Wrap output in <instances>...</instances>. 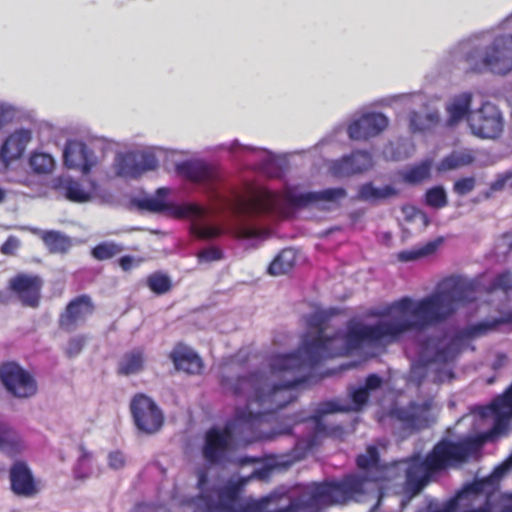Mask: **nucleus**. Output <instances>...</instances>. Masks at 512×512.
<instances>
[{
  "label": "nucleus",
  "instance_id": "obj_35",
  "mask_svg": "<svg viewBox=\"0 0 512 512\" xmlns=\"http://www.w3.org/2000/svg\"><path fill=\"white\" fill-rule=\"evenodd\" d=\"M54 159L51 155L43 152H34L29 159L31 169L38 174H47L54 168Z\"/></svg>",
  "mask_w": 512,
  "mask_h": 512
},
{
  "label": "nucleus",
  "instance_id": "obj_57",
  "mask_svg": "<svg viewBox=\"0 0 512 512\" xmlns=\"http://www.w3.org/2000/svg\"><path fill=\"white\" fill-rule=\"evenodd\" d=\"M454 377L453 371L451 369H445L440 371L437 375V382H443L445 379H452Z\"/></svg>",
  "mask_w": 512,
  "mask_h": 512
},
{
  "label": "nucleus",
  "instance_id": "obj_45",
  "mask_svg": "<svg viewBox=\"0 0 512 512\" xmlns=\"http://www.w3.org/2000/svg\"><path fill=\"white\" fill-rule=\"evenodd\" d=\"M370 397V392L364 387L360 386L351 392V400L354 405L353 410L360 411L367 403Z\"/></svg>",
  "mask_w": 512,
  "mask_h": 512
},
{
  "label": "nucleus",
  "instance_id": "obj_41",
  "mask_svg": "<svg viewBox=\"0 0 512 512\" xmlns=\"http://www.w3.org/2000/svg\"><path fill=\"white\" fill-rule=\"evenodd\" d=\"M490 409L493 413L498 414L501 410L507 409L509 414L512 415V384L502 396H499L492 401Z\"/></svg>",
  "mask_w": 512,
  "mask_h": 512
},
{
  "label": "nucleus",
  "instance_id": "obj_61",
  "mask_svg": "<svg viewBox=\"0 0 512 512\" xmlns=\"http://www.w3.org/2000/svg\"><path fill=\"white\" fill-rule=\"evenodd\" d=\"M167 193H168V189H167V188H159V189L157 190V194H158V195H163V196H165V195H167Z\"/></svg>",
  "mask_w": 512,
  "mask_h": 512
},
{
  "label": "nucleus",
  "instance_id": "obj_40",
  "mask_svg": "<svg viewBox=\"0 0 512 512\" xmlns=\"http://www.w3.org/2000/svg\"><path fill=\"white\" fill-rule=\"evenodd\" d=\"M512 289V273L510 271H504L499 274H497L491 283L489 284V287L487 288V291L489 293L501 290L503 292H508Z\"/></svg>",
  "mask_w": 512,
  "mask_h": 512
},
{
  "label": "nucleus",
  "instance_id": "obj_48",
  "mask_svg": "<svg viewBox=\"0 0 512 512\" xmlns=\"http://www.w3.org/2000/svg\"><path fill=\"white\" fill-rule=\"evenodd\" d=\"M139 206L151 212H162L167 209V204L165 201L157 198L143 199Z\"/></svg>",
  "mask_w": 512,
  "mask_h": 512
},
{
  "label": "nucleus",
  "instance_id": "obj_29",
  "mask_svg": "<svg viewBox=\"0 0 512 512\" xmlns=\"http://www.w3.org/2000/svg\"><path fill=\"white\" fill-rule=\"evenodd\" d=\"M475 158L470 152L452 151L444 157L437 165L438 172H446L468 166L474 162Z\"/></svg>",
  "mask_w": 512,
  "mask_h": 512
},
{
  "label": "nucleus",
  "instance_id": "obj_46",
  "mask_svg": "<svg viewBox=\"0 0 512 512\" xmlns=\"http://www.w3.org/2000/svg\"><path fill=\"white\" fill-rule=\"evenodd\" d=\"M476 186V180L474 177H464L456 180L453 184V191L459 196L469 194L474 190Z\"/></svg>",
  "mask_w": 512,
  "mask_h": 512
},
{
  "label": "nucleus",
  "instance_id": "obj_26",
  "mask_svg": "<svg viewBox=\"0 0 512 512\" xmlns=\"http://www.w3.org/2000/svg\"><path fill=\"white\" fill-rule=\"evenodd\" d=\"M145 354L142 348H135L126 352L117 366V373L122 376L137 374L144 369Z\"/></svg>",
  "mask_w": 512,
  "mask_h": 512
},
{
  "label": "nucleus",
  "instance_id": "obj_52",
  "mask_svg": "<svg viewBox=\"0 0 512 512\" xmlns=\"http://www.w3.org/2000/svg\"><path fill=\"white\" fill-rule=\"evenodd\" d=\"M383 384V379L377 375V374H369L366 379H365V383H364V387L369 391H375L379 388H381Z\"/></svg>",
  "mask_w": 512,
  "mask_h": 512
},
{
  "label": "nucleus",
  "instance_id": "obj_18",
  "mask_svg": "<svg viewBox=\"0 0 512 512\" xmlns=\"http://www.w3.org/2000/svg\"><path fill=\"white\" fill-rule=\"evenodd\" d=\"M176 370L183 371L190 375L200 374L204 368L200 356L190 347L182 342L177 343L169 353Z\"/></svg>",
  "mask_w": 512,
  "mask_h": 512
},
{
  "label": "nucleus",
  "instance_id": "obj_44",
  "mask_svg": "<svg viewBox=\"0 0 512 512\" xmlns=\"http://www.w3.org/2000/svg\"><path fill=\"white\" fill-rule=\"evenodd\" d=\"M86 344V337L84 335H77L68 340L65 354L68 358L76 357L81 353Z\"/></svg>",
  "mask_w": 512,
  "mask_h": 512
},
{
  "label": "nucleus",
  "instance_id": "obj_15",
  "mask_svg": "<svg viewBox=\"0 0 512 512\" xmlns=\"http://www.w3.org/2000/svg\"><path fill=\"white\" fill-rule=\"evenodd\" d=\"M388 126V119L378 112H368L352 121L347 128L348 136L353 140H368L379 135Z\"/></svg>",
  "mask_w": 512,
  "mask_h": 512
},
{
  "label": "nucleus",
  "instance_id": "obj_7",
  "mask_svg": "<svg viewBox=\"0 0 512 512\" xmlns=\"http://www.w3.org/2000/svg\"><path fill=\"white\" fill-rule=\"evenodd\" d=\"M468 126L480 139H497L504 129V117L497 105L486 101L469 113Z\"/></svg>",
  "mask_w": 512,
  "mask_h": 512
},
{
  "label": "nucleus",
  "instance_id": "obj_56",
  "mask_svg": "<svg viewBox=\"0 0 512 512\" xmlns=\"http://www.w3.org/2000/svg\"><path fill=\"white\" fill-rule=\"evenodd\" d=\"M134 259L131 256H123L119 259V265L124 271H128L133 266Z\"/></svg>",
  "mask_w": 512,
  "mask_h": 512
},
{
  "label": "nucleus",
  "instance_id": "obj_23",
  "mask_svg": "<svg viewBox=\"0 0 512 512\" xmlns=\"http://www.w3.org/2000/svg\"><path fill=\"white\" fill-rule=\"evenodd\" d=\"M90 184L91 187L87 189L80 181L67 176L58 179L57 188L63 191L67 200L74 203H85L92 199L95 190V183L91 182Z\"/></svg>",
  "mask_w": 512,
  "mask_h": 512
},
{
  "label": "nucleus",
  "instance_id": "obj_21",
  "mask_svg": "<svg viewBox=\"0 0 512 512\" xmlns=\"http://www.w3.org/2000/svg\"><path fill=\"white\" fill-rule=\"evenodd\" d=\"M346 196L343 188H328L318 192H306L300 194L288 193L286 199L294 207H306L319 201L332 202Z\"/></svg>",
  "mask_w": 512,
  "mask_h": 512
},
{
  "label": "nucleus",
  "instance_id": "obj_36",
  "mask_svg": "<svg viewBox=\"0 0 512 512\" xmlns=\"http://www.w3.org/2000/svg\"><path fill=\"white\" fill-rule=\"evenodd\" d=\"M380 457L376 446L370 445L367 447L366 452L360 454L356 458V465L359 469L364 471H371L379 467Z\"/></svg>",
  "mask_w": 512,
  "mask_h": 512
},
{
  "label": "nucleus",
  "instance_id": "obj_12",
  "mask_svg": "<svg viewBox=\"0 0 512 512\" xmlns=\"http://www.w3.org/2000/svg\"><path fill=\"white\" fill-rule=\"evenodd\" d=\"M95 312V304L88 294L71 299L60 313L58 326L64 332H73Z\"/></svg>",
  "mask_w": 512,
  "mask_h": 512
},
{
  "label": "nucleus",
  "instance_id": "obj_33",
  "mask_svg": "<svg viewBox=\"0 0 512 512\" xmlns=\"http://www.w3.org/2000/svg\"><path fill=\"white\" fill-rule=\"evenodd\" d=\"M397 194L395 188L386 185L382 188L375 187L372 183L363 184L359 188V198L366 201L386 199Z\"/></svg>",
  "mask_w": 512,
  "mask_h": 512
},
{
  "label": "nucleus",
  "instance_id": "obj_32",
  "mask_svg": "<svg viewBox=\"0 0 512 512\" xmlns=\"http://www.w3.org/2000/svg\"><path fill=\"white\" fill-rule=\"evenodd\" d=\"M21 443L16 432L0 421V451L14 455L20 451Z\"/></svg>",
  "mask_w": 512,
  "mask_h": 512
},
{
  "label": "nucleus",
  "instance_id": "obj_59",
  "mask_svg": "<svg viewBox=\"0 0 512 512\" xmlns=\"http://www.w3.org/2000/svg\"><path fill=\"white\" fill-rule=\"evenodd\" d=\"M7 113L8 111L0 105V128H2L3 125L8 121Z\"/></svg>",
  "mask_w": 512,
  "mask_h": 512
},
{
  "label": "nucleus",
  "instance_id": "obj_38",
  "mask_svg": "<svg viewBox=\"0 0 512 512\" xmlns=\"http://www.w3.org/2000/svg\"><path fill=\"white\" fill-rule=\"evenodd\" d=\"M437 248L435 242H428L424 246L411 250H404L398 253V260L402 262H409L420 259L422 257L432 254Z\"/></svg>",
  "mask_w": 512,
  "mask_h": 512
},
{
  "label": "nucleus",
  "instance_id": "obj_30",
  "mask_svg": "<svg viewBox=\"0 0 512 512\" xmlns=\"http://www.w3.org/2000/svg\"><path fill=\"white\" fill-rule=\"evenodd\" d=\"M197 488L200 490V494L196 497V502H195V511L194 512H204L205 511V507H206V499H204V497L206 498H209L211 499L214 503H218L220 501V498H219V495H218V490L222 487H224V485L220 486V487H217L215 489H213V492L217 495V501L213 499L212 495L205 491L206 489V486L208 484V473L206 470H200L198 472V475H197ZM228 484H233L232 482L230 483H227ZM226 486V484H225Z\"/></svg>",
  "mask_w": 512,
  "mask_h": 512
},
{
  "label": "nucleus",
  "instance_id": "obj_31",
  "mask_svg": "<svg viewBox=\"0 0 512 512\" xmlns=\"http://www.w3.org/2000/svg\"><path fill=\"white\" fill-rule=\"evenodd\" d=\"M432 161L424 160L419 164L413 165L402 172L401 177L405 183L419 184L430 177Z\"/></svg>",
  "mask_w": 512,
  "mask_h": 512
},
{
  "label": "nucleus",
  "instance_id": "obj_55",
  "mask_svg": "<svg viewBox=\"0 0 512 512\" xmlns=\"http://www.w3.org/2000/svg\"><path fill=\"white\" fill-rule=\"evenodd\" d=\"M181 210H187L189 216H201L203 214V209L196 204H186L181 206Z\"/></svg>",
  "mask_w": 512,
  "mask_h": 512
},
{
  "label": "nucleus",
  "instance_id": "obj_8",
  "mask_svg": "<svg viewBox=\"0 0 512 512\" xmlns=\"http://www.w3.org/2000/svg\"><path fill=\"white\" fill-rule=\"evenodd\" d=\"M130 412L136 428L144 434H155L164 424L161 409L143 393L134 395L130 402Z\"/></svg>",
  "mask_w": 512,
  "mask_h": 512
},
{
  "label": "nucleus",
  "instance_id": "obj_60",
  "mask_svg": "<svg viewBox=\"0 0 512 512\" xmlns=\"http://www.w3.org/2000/svg\"><path fill=\"white\" fill-rule=\"evenodd\" d=\"M7 198V191L0 187V204L3 203Z\"/></svg>",
  "mask_w": 512,
  "mask_h": 512
},
{
  "label": "nucleus",
  "instance_id": "obj_2",
  "mask_svg": "<svg viewBox=\"0 0 512 512\" xmlns=\"http://www.w3.org/2000/svg\"><path fill=\"white\" fill-rule=\"evenodd\" d=\"M480 445L481 440L477 438H466L458 442L448 439L440 440L423 460L415 459L408 467L406 472L408 489L413 494L420 493L437 472L466 461L479 449Z\"/></svg>",
  "mask_w": 512,
  "mask_h": 512
},
{
  "label": "nucleus",
  "instance_id": "obj_1",
  "mask_svg": "<svg viewBox=\"0 0 512 512\" xmlns=\"http://www.w3.org/2000/svg\"><path fill=\"white\" fill-rule=\"evenodd\" d=\"M374 324L351 322L344 334H325L327 317L323 313L308 316L309 331L299 348L291 353L270 358L272 375L283 377L275 384L263 372L254 371L237 377L223 376L221 385L235 397H245L247 406L238 408L234 418L223 428L211 427L205 432L202 456L211 465L224 463L234 446V432L254 433L262 422L297 399L293 389L305 383L324 360L343 356L363 346L387 348L401 341L410 331H417V301L403 297L381 311L372 313Z\"/></svg>",
  "mask_w": 512,
  "mask_h": 512
},
{
  "label": "nucleus",
  "instance_id": "obj_62",
  "mask_svg": "<svg viewBox=\"0 0 512 512\" xmlns=\"http://www.w3.org/2000/svg\"><path fill=\"white\" fill-rule=\"evenodd\" d=\"M178 215L182 216V217L189 216V214L187 213V210H181V206L178 209Z\"/></svg>",
  "mask_w": 512,
  "mask_h": 512
},
{
  "label": "nucleus",
  "instance_id": "obj_50",
  "mask_svg": "<svg viewBox=\"0 0 512 512\" xmlns=\"http://www.w3.org/2000/svg\"><path fill=\"white\" fill-rule=\"evenodd\" d=\"M20 247V240L13 235H10L6 241L1 245L0 252L3 255L12 256L16 254V251Z\"/></svg>",
  "mask_w": 512,
  "mask_h": 512
},
{
  "label": "nucleus",
  "instance_id": "obj_22",
  "mask_svg": "<svg viewBox=\"0 0 512 512\" xmlns=\"http://www.w3.org/2000/svg\"><path fill=\"white\" fill-rule=\"evenodd\" d=\"M177 172L192 182H204L216 177L215 169L201 160H187L177 165Z\"/></svg>",
  "mask_w": 512,
  "mask_h": 512
},
{
  "label": "nucleus",
  "instance_id": "obj_20",
  "mask_svg": "<svg viewBox=\"0 0 512 512\" xmlns=\"http://www.w3.org/2000/svg\"><path fill=\"white\" fill-rule=\"evenodd\" d=\"M31 138L32 135L30 130L19 129L14 131L2 144L0 149V158L6 163L20 158Z\"/></svg>",
  "mask_w": 512,
  "mask_h": 512
},
{
  "label": "nucleus",
  "instance_id": "obj_58",
  "mask_svg": "<svg viewBox=\"0 0 512 512\" xmlns=\"http://www.w3.org/2000/svg\"><path fill=\"white\" fill-rule=\"evenodd\" d=\"M419 114L416 113V112H413L410 116V127L411 129L416 132V131H421L422 129L417 125L416 123V120L417 118H419Z\"/></svg>",
  "mask_w": 512,
  "mask_h": 512
},
{
  "label": "nucleus",
  "instance_id": "obj_53",
  "mask_svg": "<svg viewBox=\"0 0 512 512\" xmlns=\"http://www.w3.org/2000/svg\"><path fill=\"white\" fill-rule=\"evenodd\" d=\"M494 414L497 417H496L495 424L493 427V432L501 433L508 426V421L505 417L504 410H501V412L499 414L498 413H494Z\"/></svg>",
  "mask_w": 512,
  "mask_h": 512
},
{
  "label": "nucleus",
  "instance_id": "obj_14",
  "mask_svg": "<svg viewBox=\"0 0 512 512\" xmlns=\"http://www.w3.org/2000/svg\"><path fill=\"white\" fill-rule=\"evenodd\" d=\"M63 161L66 167L79 170L83 175H87L96 166L97 157L84 142L69 140L65 145Z\"/></svg>",
  "mask_w": 512,
  "mask_h": 512
},
{
  "label": "nucleus",
  "instance_id": "obj_34",
  "mask_svg": "<svg viewBox=\"0 0 512 512\" xmlns=\"http://www.w3.org/2000/svg\"><path fill=\"white\" fill-rule=\"evenodd\" d=\"M147 287L156 295H163L172 288L170 277L162 272H154L146 279Z\"/></svg>",
  "mask_w": 512,
  "mask_h": 512
},
{
  "label": "nucleus",
  "instance_id": "obj_13",
  "mask_svg": "<svg viewBox=\"0 0 512 512\" xmlns=\"http://www.w3.org/2000/svg\"><path fill=\"white\" fill-rule=\"evenodd\" d=\"M278 196L271 191H261L250 198L239 197L232 206L237 216H255L273 213L278 206Z\"/></svg>",
  "mask_w": 512,
  "mask_h": 512
},
{
  "label": "nucleus",
  "instance_id": "obj_3",
  "mask_svg": "<svg viewBox=\"0 0 512 512\" xmlns=\"http://www.w3.org/2000/svg\"><path fill=\"white\" fill-rule=\"evenodd\" d=\"M500 323L501 321L495 320L470 325L454 337H449L445 332L427 336L420 343L418 366L426 369L432 364L446 365L453 362L460 353L462 339H474L486 335Z\"/></svg>",
  "mask_w": 512,
  "mask_h": 512
},
{
  "label": "nucleus",
  "instance_id": "obj_4",
  "mask_svg": "<svg viewBox=\"0 0 512 512\" xmlns=\"http://www.w3.org/2000/svg\"><path fill=\"white\" fill-rule=\"evenodd\" d=\"M472 72L489 70L496 74H506L512 70V35L497 36L485 55L478 49L469 52L465 58Z\"/></svg>",
  "mask_w": 512,
  "mask_h": 512
},
{
  "label": "nucleus",
  "instance_id": "obj_6",
  "mask_svg": "<svg viewBox=\"0 0 512 512\" xmlns=\"http://www.w3.org/2000/svg\"><path fill=\"white\" fill-rule=\"evenodd\" d=\"M431 403L429 401H411L406 406H392L387 417L394 429V433L406 438L426 427L429 424V412Z\"/></svg>",
  "mask_w": 512,
  "mask_h": 512
},
{
  "label": "nucleus",
  "instance_id": "obj_51",
  "mask_svg": "<svg viewBox=\"0 0 512 512\" xmlns=\"http://www.w3.org/2000/svg\"><path fill=\"white\" fill-rule=\"evenodd\" d=\"M108 463L113 469H121L125 465V456L121 451H113L108 455Z\"/></svg>",
  "mask_w": 512,
  "mask_h": 512
},
{
  "label": "nucleus",
  "instance_id": "obj_49",
  "mask_svg": "<svg viewBox=\"0 0 512 512\" xmlns=\"http://www.w3.org/2000/svg\"><path fill=\"white\" fill-rule=\"evenodd\" d=\"M507 185L512 188V171H506L503 174H499L495 181L490 185V190L493 192L503 190Z\"/></svg>",
  "mask_w": 512,
  "mask_h": 512
},
{
  "label": "nucleus",
  "instance_id": "obj_25",
  "mask_svg": "<svg viewBox=\"0 0 512 512\" xmlns=\"http://www.w3.org/2000/svg\"><path fill=\"white\" fill-rule=\"evenodd\" d=\"M471 104V93L465 92L455 96L446 107L448 113L447 124L449 126H455L464 118L468 121V115L473 111L471 110Z\"/></svg>",
  "mask_w": 512,
  "mask_h": 512
},
{
  "label": "nucleus",
  "instance_id": "obj_43",
  "mask_svg": "<svg viewBox=\"0 0 512 512\" xmlns=\"http://www.w3.org/2000/svg\"><path fill=\"white\" fill-rule=\"evenodd\" d=\"M193 233L200 239H214L223 235L224 230L219 226L199 225L193 227Z\"/></svg>",
  "mask_w": 512,
  "mask_h": 512
},
{
  "label": "nucleus",
  "instance_id": "obj_37",
  "mask_svg": "<svg viewBox=\"0 0 512 512\" xmlns=\"http://www.w3.org/2000/svg\"><path fill=\"white\" fill-rule=\"evenodd\" d=\"M425 203L434 209H441L448 205L445 189L442 186H434L425 193Z\"/></svg>",
  "mask_w": 512,
  "mask_h": 512
},
{
  "label": "nucleus",
  "instance_id": "obj_39",
  "mask_svg": "<svg viewBox=\"0 0 512 512\" xmlns=\"http://www.w3.org/2000/svg\"><path fill=\"white\" fill-rule=\"evenodd\" d=\"M231 234L237 239H255L262 237L265 232L262 229L246 224L244 221H240L231 229Z\"/></svg>",
  "mask_w": 512,
  "mask_h": 512
},
{
  "label": "nucleus",
  "instance_id": "obj_47",
  "mask_svg": "<svg viewBox=\"0 0 512 512\" xmlns=\"http://www.w3.org/2000/svg\"><path fill=\"white\" fill-rule=\"evenodd\" d=\"M223 256V251L216 246L205 248L197 253L199 262L219 261L223 258Z\"/></svg>",
  "mask_w": 512,
  "mask_h": 512
},
{
  "label": "nucleus",
  "instance_id": "obj_19",
  "mask_svg": "<svg viewBox=\"0 0 512 512\" xmlns=\"http://www.w3.org/2000/svg\"><path fill=\"white\" fill-rule=\"evenodd\" d=\"M294 502L302 511L318 508L322 504L337 502L334 481L313 485L308 492L307 499H299Z\"/></svg>",
  "mask_w": 512,
  "mask_h": 512
},
{
  "label": "nucleus",
  "instance_id": "obj_5",
  "mask_svg": "<svg viewBox=\"0 0 512 512\" xmlns=\"http://www.w3.org/2000/svg\"><path fill=\"white\" fill-rule=\"evenodd\" d=\"M345 411L343 407L333 401H326L319 404L311 416H303L301 413H295L289 416L293 424H299L311 420L314 422L313 432L305 439V448L312 450L315 446L321 444L325 438L337 441H344L347 430L340 424H326L323 417L327 414Z\"/></svg>",
  "mask_w": 512,
  "mask_h": 512
},
{
  "label": "nucleus",
  "instance_id": "obj_16",
  "mask_svg": "<svg viewBox=\"0 0 512 512\" xmlns=\"http://www.w3.org/2000/svg\"><path fill=\"white\" fill-rule=\"evenodd\" d=\"M11 491L19 497L30 498L39 492L34 475L24 461L14 462L9 469Z\"/></svg>",
  "mask_w": 512,
  "mask_h": 512
},
{
  "label": "nucleus",
  "instance_id": "obj_10",
  "mask_svg": "<svg viewBox=\"0 0 512 512\" xmlns=\"http://www.w3.org/2000/svg\"><path fill=\"white\" fill-rule=\"evenodd\" d=\"M43 286L41 276L21 272L9 279L7 288L22 306L35 309L40 305Z\"/></svg>",
  "mask_w": 512,
  "mask_h": 512
},
{
  "label": "nucleus",
  "instance_id": "obj_54",
  "mask_svg": "<svg viewBox=\"0 0 512 512\" xmlns=\"http://www.w3.org/2000/svg\"><path fill=\"white\" fill-rule=\"evenodd\" d=\"M407 219L419 220L424 227H426L429 224L427 215L424 212L416 209H412V214L407 215Z\"/></svg>",
  "mask_w": 512,
  "mask_h": 512
},
{
  "label": "nucleus",
  "instance_id": "obj_42",
  "mask_svg": "<svg viewBox=\"0 0 512 512\" xmlns=\"http://www.w3.org/2000/svg\"><path fill=\"white\" fill-rule=\"evenodd\" d=\"M119 252L117 245L112 243H101L92 249V256L100 261L108 260L114 257Z\"/></svg>",
  "mask_w": 512,
  "mask_h": 512
},
{
  "label": "nucleus",
  "instance_id": "obj_27",
  "mask_svg": "<svg viewBox=\"0 0 512 512\" xmlns=\"http://www.w3.org/2000/svg\"><path fill=\"white\" fill-rule=\"evenodd\" d=\"M41 239L51 254H65L72 247L71 239L59 231H44Z\"/></svg>",
  "mask_w": 512,
  "mask_h": 512
},
{
  "label": "nucleus",
  "instance_id": "obj_17",
  "mask_svg": "<svg viewBox=\"0 0 512 512\" xmlns=\"http://www.w3.org/2000/svg\"><path fill=\"white\" fill-rule=\"evenodd\" d=\"M372 157L367 151L356 150L332 162L330 172L333 176L342 178L363 173L372 166Z\"/></svg>",
  "mask_w": 512,
  "mask_h": 512
},
{
  "label": "nucleus",
  "instance_id": "obj_11",
  "mask_svg": "<svg viewBox=\"0 0 512 512\" xmlns=\"http://www.w3.org/2000/svg\"><path fill=\"white\" fill-rule=\"evenodd\" d=\"M158 159L152 153H118L113 166L115 174L121 178L137 179L147 171L157 169Z\"/></svg>",
  "mask_w": 512,
  "mask_h": 512
},
{
  "label": "nucleus",
  "instance_id": "obj_28",
  "mask_svg": "<svg viewBox=\"0 0 512 512\" xmlns=\"http://www.w3.org/2000/svg\"><path fill=\"white\" fill-rule=\"evenodd\" d=\"M296 253L291 248L283 249L268 266V273L280 276L290 272L296 264Z\"/></svg>",
  "mask_w": 512,
  "mask_h": 512
},
{
  "label": "nucleus",
  "instance_id": "obj_24",
  "mask_svg": "<svg viewBox=\"0 0 512 512\" xmlns=\"http://www.w3.org/2000/svg\"><path fill=\"white\" fill-rule=\"evenodd\" d=\"M366 478L358 475H347L340 481H334L336 501L346 502L365 493Z\"/></svg>",
  "mask_w": 512,
  "mask_h": 512
},
{
  "label": "nucleus",
  "instance_id": "obj_9",
  "mask_svg": "<svg viewBox=\"0 0 512 512\" xmlns=\"http://www.w3.org/2000/svg\"><path fill=\"white\" fill-rule=\"evenodd\" d=\"M0 381L16 398H29L37 392V382L33 375L15 361L0 364Z\"/></svg>",
  "mask_w": 512,
  "mask_h": 512
}]
</instances>
